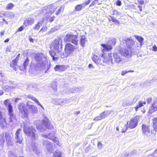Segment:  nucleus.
<instances>
[{
	"mask_svg": "<svg viewBox=\"0 0 157 157\" xmlns=\"http://www.w3.org/2000/svg\"><path fill=\"white\" fill-rule=\"evenodd\" d=\"M28 97L29 98L32 99L33 101H35L36 103H37L41 107L44 109V108L43 106L41 105L38 100L36 98L30 95H28Z\"/></svg>",
	"mask_w": 157,
	"mask_h": 157,
	"instance_id": "cd10ccee",
	"label": "nucleus"
},
{
	"mask_svg": "<svg viewBox=\"0 0 157 157\" xmlns=\"http://www.w3.org/2000/svg\"><path fill=\"white\" fill-rule=\"evenodd\" d=\"M133 49L128 47L122 48L119 52L121 55L125 57L128 58L131 55Z\"/></svg>",
	"mask_w": 157,
	"mask_h": 157,
	"instance_id": "1a4fd4ad",
	"label": "nucleus"
},
{
	"mask_svg": "<svg viewBox=\"0 0 157 157\" xmlns=\"http://www.w3.org/2000/svg\"><path fill=\"white\" fill-rule=\"evenodd\" d=\"M118 14L119 13L116 10H114L113 11V14L118 15Z\"/></svg>",
	"mask_w": 157,
	"mask_h": 157,
	"instance_id": "bf43d9fd",
	"label": "nucleus"
},
{
	"mask_svg": "<svg viewBox=\"0 0 157 157\" xmlns=\"http://www.w3.org/2000/svg\"><path fill=\"white\" fill-rule=\"evenodd\" d=\"M4 134L2 133L0 134V144H2L5 142Z\"/></svg>",
	"mask_w": 157,
	"mask_h": 157,
	"instance_id": "c9c22d12",
	"label": "nucleus"
},
{
	"mask_svg": "<svg viewBox=\"0 0 157 157\" xmlns=\"http://www.w3.org/2000/svg\"><path fill=\"white\" fill-rule=\"evenodd\" d=\"M134 36L140 43L139 45L137 46V48L139 47L140 48V47H141L143 44L142 42L144 40V38L141 36H139L136 35H134Z\"/></svg>",
	"mask_w": 157,
	"mask_h": 157,
	"instance_id": "b1692460",
	"label": "nucleus"
},
{
	"mask_svg": "<svg viewBox=\"0 0 157 157\" xmlns=\"http://www.w3.org/2000/svg\"><path fill=\"white\" fill-rule=\"evenodd\" d=\"M64 9V6H61L59 9L58 10L56 13V15H58L61 11L62 10H63Z\"/></svg>",
	"mask_w": 157,
	"mask_h": 157,
	"instance_id": "3c124183",
	"label": "nucleus"
},
{
	"mask_svg": "<svg viewBox=\"0 0 157 157\" xmlns=\"http://www.w3.org/2000/svg\"><path fill=\"white\" fill-rule=\"evenodd\" d=\"M20 53H19L17 56L16 57V58H15V59H16V60H19V58L20 57Z\"/></svg>",
	"mask_w": 157,
	"mask_h": 157,
	"instance_id": "0e129e2a",
	"label": "nucleus"
},
{
	"mask_svg": "<svg viewBox=\"0 0 157 157\" xmlns=\"http://www.w3.org/2000/svg\"><path fill=\"white\" fill-rule=\"evenodd\" d=\"M18 109L21 115L23 118L27 117L28 116L27 110L25 108V104L23 103H20Z\"/></svg>",
	"mask_w": 157,
	"mask_h": 157,
	"instance_id": "9b49d317",
	"label": "nucleus"
},
{
	"mask_svg": "<svg viewBox=\"0 0 157 157\" xmlns=\"http://www.w3.org/2000/svg\"><path fill=\"white\" fill-rule=\"evenodd\" d=\"M121 55L120 52L118 53L115 52L113 53V59L116 63H119L122 61L123 59Z\"/></svg>",
	"mask_w": 157,
	"mask_h": 157,
	"instance_id": "ddd939ff",
	"label": "nucleus"
},
{
	"mask_svg": "<svg viewBox=\"0 0 157 157\" xmlns=\"http://www.w3.org/2000/svg\"><path fill=\"white\" fill-rule=\"evenodd\" d=\"M29 62V59L27 57L24 63L23 64V67H20L19 68L22 71H24L26 69V67L28 65Z\"/></svg>",
	"mask_w": 157,
	"mask_h": 157,
	"instance_id": "393cba45",
	"label": "nucleus"
},
{
	"mask_svg": "<svg viewBox=\"0 0 157 157\" xmlns=\"http://www.w3.org/2000/svg\"><path fill=\"white\" fill-rule=\"evenodd\" d=\"M44 136L47 138H48L51 140H53L56 143V144L59 145V143L57 138L54 137L53 136L51 137L50 134H49L47 135Z\"/></svg>",
	"mask_w": 157,
	"mask_h": 157,
	"instance_id": "5701e85b",
	"label": "nucleus"
},
{
	"mask_svg": "<svg viewBox=\"0 0 157 157\" xmlns=\"http://www.w3.org/2000/svg\"><path fill=\"white\" fill-rule=\"evenodd\" d=\"M82 8H83V6H82V4H81L76 6L75 9L76 10L78 11L81 10Z\"/></svg>",
	"mask_w": 157,
	"mask_h": 157,
	"instance_id": "37998d69",
	"label": "nucleus"
},
{
	"mask_svg": "<svg viewBox=\"0 0 157 157\" xmlns=\"http://www.w3.org/2000/svg\"><path fill=\"white\" fill-rule=\"evenodd\" d=\"M92 59L93 61L96 64H101V59H99L97 56L94 55L92 57Z\"/></svg>",
	"mask_w": 157,
	"mask_h": 157,
	"instance_id": "4be33fe9",
	"label": "nucleus"
},
{
	"mask_svg": "<svg viewBox=\"0 0 157 157\" xmlns=\"http://www.w3.org/2000/svg\"><path fill=\"white\" fill-rule=\"evenodd\" d=\"M23 29H24L23 26H22L19 28V29H18V30L20 31H21L23 30Z\"/></svg>",
	"mask_w": 157,
	"mask_h": 157,
	"instance_id": "680f3d73",
	"label": "nucleus"
},
{
	"mask_svg": "<svg viewBox=\"0 0 157 157\" xmlns=\"http://www.w3.org/2000/svg\"><path fill=\"white\" fill-rule=\"evenodd\" d=\"M47 28L46 27H44L42 28L40 31V32H44L46 31Z\"/></svg>",
	"mask_w": 157,
	"mask_h": 157,
	"instance_id": "4d7b16f0",
	"label": "nucleus"
},
{
	"mask_svg": "<svg viewBox=\"0 0 157 157\" xmlns=\"http://www.w3.org/2000/svg\"><path fill=\"white\" fill-rule=\"evenodd\" d=\"M151 101V98H148L147 101V103H149Z\"/></svg>",
	"mask_w": 157,
	"mask_h": 157,
	"instance_id": "e2e57ef3",
	"label": "nucleus"
},
{
	"mask_svg": "<svg viewBox=\"0 0 157 157\" xmlns=\"http://www.w3.org/2000/svg\"><path fill=\"white\" fill-rule=\"evenodd\" d=\"M36 61L34 67L37 70L43 71L48 67V62L47 57L42 53L36 54L35 56Z\"/></svg>",
	"mask_w": 157,
	"mask_h": 157,
	"instance_id": "f257e3e1",
	"label": "nucleus"
},
{
	"mask_svg": "<svg viewBox=\"0 0 157 157\" xmlns=\"http://www.w3.org/2000/svg\"><path fill=\"white\" fill-rule=\"evenodd\" d=\"M54 18H55V17L53 16V17H51L49 18L48 19H49V21L50 22H52L54 20Z\"/></svg>",
	"mask_w": 157,
	"mask_h": 157,
	"instance_id": "6e6d98bb",
	"label": "nucleus"
},
{
	"mask_svg": "<svg viewBox=\"0 0 157 157\" xmlns=\"http://www.w3.org/2000/svg\"><path fill=\"white\" fill-rule=\"evenodd\" d=\"M116 43V40L115 38H113L112 40H109V44L111 45H114Z\"/></svg>",
	"mask_w": 157,
	"mask_h": 157,
	"instance_id": "a18cd8bd",
	"label": "nucleus"
},
{
	"mask_svg": "<svg viewBox=\"0 0 157 157\" xmlns=\"http://www.w3.org/2000/svg\"><path fill=\"white\" fill-rule=\"evenodd\" d=\"M20 100V99L18 98H16L15 100V101L16 103H17L18 101Z\"/></svg>",
	"mask_w": 157,
	"mask_h": 157,
	"instance_id": "774afa93",
	"label": "nucleus"
},
{
	"mask_svg": "<svg viewBox=\"0 0 157 157\" xmlns=\"http://www.w3.org/2000/svg\"><path fill=\"white\" fill-rule=\"evenodd\" d=\"M30 123L29 122H24V133L28 136L30 137L33 140H35L37 138L38 136L36 135L34 132L35 129L32 127H28Z\"/></svg>",
	"mask_w": 157,
	"mask_h": 157,
	"instance_id": "20e7f679",
	"label": "nucleus"
},
{
	"mask_svg": "<svg viewBox=\"0 0 157 157\" xmlns=\"http://www.w3.org/2000/svg\"><path fill=\"white\" fill-rule=\"evenodd\" d=\"M98 2V0H94L89 5V7H91L92 6H94L97 4Z\"/></svg>",
	"mask_w": 157,
	"mask_h": 157,
	"instance_id": "09e8293b",
	"label": "nucleus"
},
{
	"mask_svg": "<svg viewBox=\"0 0 157 157\" xmlns=\"http://www.w3.org/2000/svg\"><path fill=\"white\" fill-rule=\"evenodd\" d=\"M14 5L12 3H9L7 6L6 7V9L8 10H11L12 9Z\"/></svg>",
	"mask_w": 157,
	"mask_h": 157,
	"instance_id": "ea45409f",
	"label": "nucleus"
},
{
	"mask_svg": "<svg viewBox=\"0 0 157 157\" xmlns=\"http://www.w3.org/2000/svg\"><path fill=\"white\" fill-rule=\"evenodd\" d=\"M15 17V14L11 12H9L6 13V17H10V18H13Z\"/></svg>",
	"mask_w": 157,
	"mask_h": 157,
	"instance_id": "4c0bfd02",
	"label": "nucleus"
},
{
	"mask_svg": "<svg viewBox=\"0 0 157 157\" xmlns=\"http://www.w3.org/2000/svg\"><path fill=\"white\" fill-rule=\"evenodd\" d=\"M139 3L141 5H143L144 3V2L143 0H140L139 1Z\"/></svg>",
	"mask_w": 157,
	"mask_h": 157,
	"instance_id": "69168bd1",
	"label": "nucleus"
},
{
	"mask_svg": "<svg viewBox=\"0 0 157 157\" xmlns=\"http://www.w3.org/2000/svg\"><path fill=\"white\" fill-rule=\"evenodd\" d=\"M67 68V67L64 65H56L54 68L56 71L59 72L63 71H64Z\"/></svg>",
	"mask_w": 157,
	"mask_h": 157,
	"instance_id": "6ab92c4d",
	"label": "nucleus"
},
{
	"mask_svg": "<svg viewBox=\"0 0 157 157\" xmlns=\"http://www.w3.org/2000/svg\"><path fill=\"white\" fill-rule=\"evenodd\" d=\"M134 72V71L132 70H130L128 71H123L121 72V75L124 76L128 72Z\"/></svg>",
	"mask_w": 157,
	"mask_h": 157,
	"instance_id": "c03bdc74",
	"label": "nucleus"
},
{
	"mask_svg": "<svg viewBox=\"0 0 157 157\" xmlns=\"http://www.w3.org/2000/svg\"><path fill=\"white\" fill-rule=\"evenodd\" d=\"M138 98L136 96H135L133 98V101L134 102H136L138 100Z\"/></svg>",
	"mask_w": 157,
	"mask_h": 157,
	"instance_id": "13d9d810",
	"label": "nucleus"
},
{
	"mask_svg": "<svg viewBox=\"0 0 157 157\" xmlns=\"http://www.w3.org/2000/svg\"><path fill=\"white\" fill-rule=\"evenodd\" d=\"M57 82H54L52 83L51 87L55 91H56L57 90Z\"/></svg>",
	"mask_w": 157,
	"mask_h": 157,
	"instance_id": "e433bc0d",
	"label": "nucleus"
},
{
	"mask_svg": "<svg viewBox=\"0 0 157 157\" xmlns=\"http://www.w3.org/2000/svg\"><path fill=\"white\" fill-rule=\"evenodd\" d=\"M54 157H61V153L58 151H57L54 152Z\"/></svg>",
	"mask_w": 157,
	"mask_h": 157,
	"instance_id": "79ce46f5",
	"label": "nucleus"
},
{
	"mask_svg": "<svg viewBox=\"0 0 157 157\" xmlns=\"http://www.w3.org/2000/svg\"><path fill=\"white\" fill-rule=\"evenodd\" d=\"M14 87L9 86H6L3 87V89L7 91H9L12 90L14 88Z\"/></svg>",
	"mask_w": 157,
	"mask_h": 157,
	"instance_id": "f704fd0d",
	"label": "nucleus"
},
{
	"mask_svg": "<svg viewBox=\"0 0 157 157\" xmlns=\"http://www.w3.org/2000/svg\"><path fill=\"white\" fill-rule=\"evenodd\" d=\"M78 40L77 36L72 34H67L64 38V41L65 42H71L76 45L78 44Z\"/></svg>",
	"mask_w": 157,
	"mask_h": 157,
	"instance_id": "0eeeda50",
	"label": "nucleus"
},
{
	"mask_svg": "<svg viewBox=\"0 0 157 157\" xmlns=\"http://www.w3.org/2000/svg\"><path fill=\"white\" fill-rule=\"evenodd\" d=\"M140 107V105L138 104L137 105L136 107H135L134 108L135 109L136 111L138 110V109Z\"/></svg>",
	"mask_w": 157,
	"mask_h": 157,
	"instance_id": "052dcab7",
	"label": "nucleus"
},
{
	"mask_svg": "<svg viewBox=\"0 0 157 157\" xmlns=\"http://www.w3.org/2000/svg\"><path fill=\"white\" fill-rule=\"evenodd\" d=\"M31 147L33 150L34 151H36L37 147L36 145V143H35L34 142H32V143L31 144ZM35 153H36V152H35Z\"/></svg>",
	"mask_w": 157,
	"mask_h": 157,
	"instance_id": "a19ab883",
	"label": "nucleus"
},
{
	"mask_svg": "<svg viewBox=\"0 0 157 157\" xmlns=\"http://www.w3.org/2000/svg\"><path fill=\"white\" fill-rule=\"evenodd\" d=\"M43 23L42 21L38 22L36 25L33 27V29L38 30L40 29V26L42 25Z\"/></svg>",
	"mask_w": 157,
	"mask_h": 157,
	"instance_id": "72a5a7b5",
	"label": "nucleus"
},
{
	"mask_svg": "<svg viewBox=\"0 0 157 157\" xmlns=\"http://www.w3.org/2000/svg\"><path fill=\"white\" fill-rule=\"evenodd\" d=\"M123 43L125 44L127 47L133 49L134 48V46L135 44V42L133 40L129 38L125 37L123 39Z\"/></svg>",
	"mask_w": 157,
	"mask_h": 157,
	"instance_id": "9d476101",
	"label": "nucleus"
},
{
	"mask_svg": "<svg viewBox=\"0 0 157 157\" xmlns=\"http://www.w3.org/2000/svg\"><path fill=\"white\" fill-rule=\"evenodd\" d=\"M50 10H49V13H46L45 15L46 16H47L48 15H47L48 13H50V15H51L52 13H53L56 10L57 7L51 5L50 6Z\"/></svg>",
	"mask_w": 157,
	"mask_h": 157,
	"instance_id": "c756f323",
	"label": "nucleus"
},
{
	"mask_svg": "<svg viewBox=\"0 0 157 157\" xmlns=\"http://www.w3.org/2000/svg\"><path fill=\"white\" fill-rule=\"evenodd\" d=\"M28 107L29 110H31L33 114L36 113L38 111L37 108L34 105H29L28 106Z\"/></svg>",
	"mask_w": 157,
	"mask_h": 157,
	"instance_id": "bb28decb",
	"label": "nucleus"
},
{
	"mask_svg": "<svg viewBox=\"0 0 157 157\" xmlns=\"http://www.w3.org/2000/svg\"><path fill=\"white\" fill-rule=\"evenodd\" d=\"M10 115V117L9 118V122L10 123L14 121L15 120V116L12 113H9Z\"/></svg>",
	"mask_w": 157,
	"mask_h": 157,
	"instance_id": "473e14b6",
	"label": "nucleus"
},
{
	"mask_svg": "<svg viewBox=\"0 0 157 157\" xmlns=\"http://www.w3.org/2000/svg\"><path fill=\"white\" fill-rule=\"evenodd\" d=\"M61 42L60 39H56L55 40L50 46L51 51L49 52V53L53 60L57 59L54 56H56L57 53L60 52L61 48Z\"/></svg>",
	"mask_w": 157,
	"mask_h": 157,
	"instance_id": "f03ea898",
	"label": "nucleus"
},
{
	"mask_svg": "<svg viewBox=\"0 0 157 157\" xmlns=\"http://www.w3.org/2000/svg\"><path fill=\"white\" fill-rule=\"evenodd\" d=\"M79 91V89L78 88L75 87L74 88H72L71 90V92L72 93H75L77 92H78Z\"/></svg>",
	"mask_w": 157,
	"mask_h": 157,
	"instance_id": "603ef678",
	"label": "nucleus"
},
{
	"mask_svg": "<svg viewBox=\"0 0 157 157\" xmlns=\"http://www.w3.org/2000/svg\"><path fill=\"white\" fill-rule=\"evenodd\" d=\"M6 139L7 144L8 145H12L13 142L12 140L11 135L8 133H6L4 136Z\"/></svg>",
	"mask_w": 157,
	"mask_h": 157,
	"instance_id": "f3484780",
	"label": "nucleus"
},
{
	"mask_svg": "<svg viewBox=\"0 0 157 157\" xmlns=\"http://www.w3.org/2000/svg\"><path fill=\"white\" fill-rule=\"evenodd\" d=\"M4 104L8 106L9 113H12L13 111V107L11 105V103H10L9 100L5 101Z\"/></svg>",
	"mask_w": 157,
	"mask_h": 157,
	"instance_id": "aec40b11",
	"label": "nucleus"
},
{
	"mask_svg": "<svg viewBox=\"0 0 157 157\" xmlns=\"http://www.w3.org/2000/svg\"><path fill=\"white\" fill-rule=\"evenodd\" d=\"M157 110V104L155 103V102L153 103L152 105L151 106L149 109V113H151Z\"/></svg>",
	"mask_w": 157,
	"mask_h": 157,
	"instance_id": "a878e982",
	"label": "nucleus"
},
{
	"mask_svg": "<svg viewBox=\"0 0 157 157\" xmlns=\"http://www.w3.org/2000/svg\"><path fill=\"white\" fill-rule=\"evenodd\" d=\"M110 17L111 18V20L113 22L116 23H119V22L114 17H113L110 16Z\"/></svg>",
	"mask_w": 157,
	"mask_h": 157,
	"instance_id": "8fccbe9b",
	"label": "nucleus"
},
{
	"mask_svg": "<svg viewBox=\"0 0 157 157\" xmlns=\"http://www.w3.org/2000/svg\"><path fill=\"white\" fill-rule=\"evenodd\" d=\"M66 99H54L52 102L54 104L58 105H63L66 103Z\"/></svg>",
	"mask_w": 157,
	"mask_h": 157,
	"instance_id": "a211bd4d",
	"label": "nucleus"
},
{
	"mask_svg": "<svg viewBox=\"0 0 157 157\" xmlns=\"http://www.w3.org/2000/svg\"><path fill=\"white\" fill-rule=\"evenodd\" d=\"M103 147V145L100 141H98L97 144V147L98 149H101Z\"/></svg>",
	"mask_w": 157,
	"mask_h": 157,
	"instance_id": "49530a36",
	"label": "nucleus"
},
{
	"mask_svg": "<svg viewBox=\"0 0 157 157\" xmlns=\"http://www.w3.org/2000/svg\"><path fill=\"white\" fill-rule=\"evenodd\" d=\"M139 117L138 116H136L133 118H132L129 121L127 122L126 125V128H130V129H133L135 128L138 124Z\"/></svg>",
	"mask_w": 157,
	"mask_h": 157,
	"instance_id": "423d86ee",
	"label": "nucleus"
},
{
	"mask_svg": "<svg viewBox=\"0 0 157 157\" xmlns=\"http://www.w3.org/2000/svg\"><path fill=\"white\" fill-rule=\"evenodd\" d=\"M152 50L154 51H156L157 50V47L156 45H154L152 48Z\"/></svg>",
	"mask_w": 157,
	"mask_h": 157,
	"instance_id": "864d4df0",
	"label": "nucleus"
},
{
	"mask_svg": "<svg viewBox=\"0 0 157 157\" xmlns=\"http://www.w3.org/2000/svg\"><path fill=\"white\" fill-rule=\"evenodd\" d=\"M21 129H18L16 131L15 133V138L17 140L16 141L17 144H21L23 139V138L21 135Z\"/></svg>",
	"mask_w": 157,
	"mask_h": 157,
	"instance_id": "4468645a",
	"label": "nucleus"
},
{
	"mask_svg": "<svg viewBox=\"0 0 157 157\" xmlns=\"http://www.w3.org/2000/svg\"><path fill=\"white\" fill-rule=\"evenodd\" d=\"M35 22L34 19L32 17L26 18L24 21V25L25 27L33 25Z\"/></svg>",
	"mask_w": 157,
	"mask_h": 157,
	"instance_id": "2eb2a0df",
	"label": "nucleus"
},
{
	"mask_svg": "<svg viewBox=\"0 0 157 157\" xmlns=\"http://www.w3.org/2000/svg\"><path fill=\"white\" fill-rule=\"evenodd\" d=\"M113 110H106L100 113L99 116L95 117L94 119V120L95 121H98L103 119L105 117L108 116L110 113H111Z\"/></svg>",
	"mask_w": 157,
	"mask_h": 157,
	"instance_id": "f8f14e48",
	"label": "nucleus"
},
{
	"mask_svg": "<svg viewBox=\"0 0 157 157\" xmlns=\"http://www.w3.org/2000/svg\"><path fill=\"white\" fill-rule=\"evenodd\" d=\"M143 129V132L144 134L146 135H148L150 133L149 127L148 126H146L143 125L142 126Z\"/></svg>",
	"mask_w": 157,
	"mask_h": 157,
	"instance_id": "412c9836",
	"label": "nucleus"
},
{
	"mask_svg": "<svg viewBox=\"0 0 157 157\" xmlns=\"http://www.w3.org/2000/svg\"><path fill=\"white\" fill-rule=\"evenodd\" d=\"M116 4L118 6H121V1L119 0H118Z\"/></svg>",
	"mask_w": 157,
	"mask_h": 157,
	"instance_id": "5fc2aeb1",
	"label": "nucleus"
},
{
	"mask_svg": "<svg viewBox=\"0 0 157 157\" xmlns=\"http://www.w3.org/2000/svg\"><path fill=\"white\" fill-rule=\"evenodd\" d=\"M75 48V46L70 43L67 44L65 46V52L63 55H61V57L63 58L65 57H67L73 52L74 49Z\"/></svg>",
	"mask_w": 157,
	"mask_h": 157,
	"instance_id": "39448f33",
	"label": "nucleus"
},
{
	"mask_svg": "<svg viewBox=\"0 0 157 157\" xmlns=\"http://www.w3.org/2000/svg\"><path fill=\"white\" fill-rule=\"evenodd\" d=\"M43 125L38 126L36 125V128L37 130L40 132H43L45 129V128L48 129H52V126L51 125L48 121L45 120H43L42 122Z\"/></svg>",
	"mask_w": 157,
	"mask_h": 157,
	"instance_id": "6e6552de",
	"label": "nucleus"
},
{
	"mask_svg": "<svg viewBox=\"0 0 157 157\" xmlns=\"http://www.w3.org/2000/svg\"><path fill=\"white\" fill-rule=\"evenodd\" d=\"M86 41V37L85 35H82L81 36V38L80 40V43L82 47L85 45V44Z\"/></svg>",
	"mask_w": 157,
	"mask_h": 157,
	"instance_id": "c85d7f7f",
	"label": "nucleus"
},
{
	"mask_svg": "<svg viewBox=\"0 0 157 157\" xmlns=\"http://www.w3.org/2000/svg\"><path fill=\"white\" fill-rule=\"evenodd\" d=\"M43 146L45 147L47 151L51 152L52 150V144L47 140H44L43 142Z\"/></svg>",
	"mask_w": 157,
	"mask_h": 157,
	"instance_id": "dca6fc26",
	"label": "nucleus"
},
{
	"mask_svg": "<svg viewBox=\"0 0 157 157\" xmlns=\"http://www.w3.org/2000/svg\"><path fill=\"white\" fill-rule=\"evenodd\" d=\"M139 105H140V107H141L144 105L143 104L142 101H140L139 102Z\"/></svg>",
	"mask_w": 157,
	"mask_h": 157,
	"instance_id": "338daca9",
	"label": "nucleus"
},
{
	"mask_svg": "<svg viewBox=\"0 0 157 157\" xmlns=\"http://www.w3.org/2000/svg\"><path fill=\"white\" fill-rule=\"evenodd\" d=\"M101 45L102 46L101 49L103 52L101 55V57L103 58V62L109 65H113V63L111 53H109L106 55L104 54L105 52L109 51L112 49V46L106 44H101Z\"/></svg>",
	"mask_w": 157,
	"mask_h": 157,
	"instance_id": "7ed1b4c3",
	"label": "nucleus"
},
{
	"mask_svg": "<svg viewBox=\"0 0 157 157\" xmlns=\"http://www.w3.org/2000/svg\"><path fill=\"white\" fill-rule=\"evenodd\" d=\"M91 0H88L87 1L85 2L82 3V6H83V8H84L86 6L88 5L90 2Z\"/></svg>",
	"mask_w": 157,
	"mask_h": 157,
	"instance_id": "de8ad7c7",
	"label": "nucleus"
},
{
	"mask_svg": "<svg viewBox=\"0 0 157 157\" xmlns=\"http://www.w3.org/2000/svg\"><path fill=\"white\" fill-rule=\"evenodd\" d=\"M133 104L132 102L129 101H128L126 100L124 101L122 103V105L124 107L128 105H132Z\"/></svg>",
	"mask_w": 157,
	"mask_h": 157,
	"instance_id": "2f4dec72",
	"label": "nucleus"
},
{
	"mask_svg": "<svg viewBox=\"0 0 157 157\" xmlns=\"http://www.w3.org/2000/svg\"><path fill=\"white\" fill-rule=\"evenodd\" d=\"M18 60H16V59H15L13 60L10 64V66L11 67H13L14 66H17V63Z\"/></svg>",
	"mask_w": 157,
	"mask_h": 157,
	"instance_id": "58836bf2",
	"label": "nucleus"
},
{
	"mask_svg": "<svg viewBox=\"0 0 157 157\" xmlns=\"http://www.w3.org/2000/svg\"><path fill=\"white\" fill-rule=\"evenodd\" d=\"M153 124L154 131L156 132L157 129V118H154L153 119Z\"/></svg>",
	"mask_w": 157,
	"mask_h": 157,
	"instance_id": "7c9ffc66",
	"label": "nucleus"
}]
</instances>
